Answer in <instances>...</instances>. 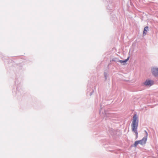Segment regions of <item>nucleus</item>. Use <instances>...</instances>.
<instances>
[{"label": "nucleus", "mask_w": 158, "mask_h": 158, "mask_svg": "<svg viewBox=\"0 0 158 158\" xmlns=\"http://www.w3.org/2000/svg\"><path fill=\"white\" fill-rule=\"evenodd\" d=\"M138 125V117L137 115L135 114L133 117L132 121L131 124V127L132 131L135 133L136 138L138 137L137 128Z\"/></svg>", "instance_id": "nucleus-1"}, {"label": "nucleus", "mask_w": 158, "mask_h": 158, "mask_svg": "<svg viewBox=\"0 0 158 158\" xmlns=\"http://www.w3.org/2000/svg\"><path fill=\"white\" fill-rule=\"evenodd\" d=\"M146 140L147 139H142L141 140H140L136 141L135 143L134 146L136 147L139 144L143 145L145 144Z\"/></svg>", "instance_id": "nucleus-2"}, {"label": "nucleus", "mask_w": 158, "mask_h": 158, "mask_svg": "<svg viewBox=\"0 0 158 158\" xmlns=\"http://www.w3.org/2000/svg\"><path fill=\"white\" fill-rule=\"evenodd\" d=\"M154 84V81H153L150 80H147L144 82V84L148 86H151L152 85Z\"/></svg>", "instance_id": "nucleus-3"}, {"label": "nucleus", "mask_w": 158, "mask_h": 158, "mask_svg": "<svg viewBox=\"0 0 158 158\" xmlns=\"http://www.w3.org/2000/svg\"><path fill=\"white\" fill-rule=\"evenodd\" d=\"M152 73L155 76H158V68H153L152 69Z\"/></svg>", "instance_id": "nucleus-4"}, {"label": "nucleus", "mask_w": 158, "mask_h": 158, "mask_svg": "<svg viewBox=\"0 0 158 158\" xmlns=\"http://www.w3.org/2000/svg\"><path fill=\"white\" fill-rule=\"evenodd\" d=\"M148 26L146 27L144 29V31L143 32V35H145L146 34L148 30Z\"/></svg>", "instance_id": "nucleus-5"}, {"label": "nucleus", "mask_w": 158, "mask_h": 158, "mask_svg": "<svg viewBox=\"0 0 158 158\" xmlns=\"http://www.w3.org/2000/svg\"><path fill=\"white\" fill-rule=\"evenodd\" d=\"M129 58H127V60H120V62L121 63H125L126 62L127 60H128Z\"/></svg>", "instance_id": "nucleus-6"}, {"label": "nucleus", "mask_w": 158, "mask_h": 158, "mask_svg": "<svg viewBox=\"0 0 158 158\" xmlns=\"http://www.w3.org/2000/svg\"><path fill=\"white\" fill-rule=\"evenodd\" d=\"M144 134L145 135H146V136L145 137H143V138H146L147 137V135H148L147 132L146 131H144Z\"/></svg>", "instance_id": "nucleus-7"}]
</instances>
